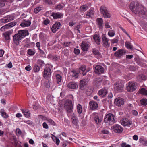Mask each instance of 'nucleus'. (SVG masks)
<instances>
[{
	"instance_id": "1",
	"label": "nucleus",
	"mask_w": 147,
	"mask_h": 147,
	"mask_svg": "<svg viewBox=\"0 0 147 147\" xmlns=\"http://www.w3.org/2000/svg\"><path fill=\"white\" fill-rule=\"evenodd\" d=\"M28 34L27 31H19L17 34H15L13 36V41L14 44L16 45H19L21 40L25 37L26 35H28Z\"/></svg>"
},
{
	"instance_id": "2",
	"label": "nucleus",
	"mask_w": 147,
	"mask_h": 147,
	"mask_svg": "<svg viewBox=\"0 0 147 147\" xmlns=\"http://www.w3.org/2000/svg\"><path fill=\"white\" fill-rule=\"evenodd\" d=\"M141 7H142V5L136 1H133L131 2L129 5V8L131 11L135 14L140 9Z\"/></svg>"
},
{
	"instance_id": "3",
	"label": "nucleus",
	"mask_w": 147,
	"mask_h": 147,
	"mask_svg": "<svg viewBox=\"0 0 147 147\" xmlns=\"http://www.w3.org/2000/svg\"><path fill=\"white\" fill-rule=\"evenodd\" d=\"M53 66L49 64L46 65L45 68L44 69L43 74V77L45 78H47L48 77L51 76V69H52Z\"/></svg>"
},
{
	"instance_id": "4",
	"label": "nucleus",
	"mask_w": 147,
	"mask_h": 147,
	"mask_svg": "<svg viewBox=\"0 0 147 147\" xmlns=\"http://www.w3.org/2000/svg\"><path fill=\"white\" fill-rule=\"evenodd\" d=\"M100 12L105 18H110L111 17V15L107 10V8L104 6H102L100 7Z\"/></svg>"
},
{
	"instance_id": "5",
	"label": "nucleus",
	"mask_w": 147,
	"mask_h": 147,
	"mask_svg": "<svg viewBox=\"0 0 147 147\" xmlns=\"http://www.w3.org/2000/svg\"><path fill=\"white\" fill-rule=\"evenodd\" d=\"M124 85L121 83V81H119L114 84V90L117 92H120L123 90Z\"/></svg>"
},
{
	"instance_id": "6",
	"label": "nucleus",
	"mask_w": 147,
	"mask_h": 147,
	"mask_svg": "<svg viewBox=\"0 0 147 147\" xmlns=\"http://www.w3.org/2000/svg\"><path fill=\"white\" fill-rule=\"evenodd\" d=\"M106 122L112 124L114 123V115L111 113L107 114L104 119Z\"/></svg>"
},
{
	"instance_id": "7",
	"label": "nucleus",
	"mask_w": 147,
	"mask_h": 147,
	"mask_svg": "<svg viewBox=\"0 0 147 147\" xmlns=\"http://www.w3.org/2000/svg\"><path fill=\"white\" fill-rule=\"evenodd\" d=\"M140 9L136 14L138 15L141 17L145 18L147 16V12L146 8L142 5V7H141Z\"/></svg>"
},
{
	"instance_id": "8",
	"label": "nucleus",
	"mask_w": 147,
	"mask_h": 147,
	"mask_svg": "<svg viewBox=\"0 0 147 147\" xmlns=\"http://www.w3.org/2000/svg\"><path fill=\"white\" fill-rule=\"evenodd\" d=\"M51 12L50 11H47L45 13V15L47 17L49 16V14H51V16L53 17L54 19H58L62 18L63 16V15L59 12L53 13H51Z\"/></svg>"
},
{
	"instance_id": "9",
	"label": "nucleus",
	"mask_w": 147,
	"mask_h": 147,
	"mask_svg": "<svg viewBox=\"0 0 147 147\" xmlns=\"http://www.w3.org/2000/svg\"><path fill=\"white\" fill-rule=\"evenodd\" d=\"M135 84L133 82H129L126 85L127 90L128 92H132L136 89Z\"/></svg>"
},
{
	"instance_id": "10",
	"label": "nucleus",
	"mask_w": 147,
	"mask_h": 147,
	"mask_svg": "<svg viewBox=\"0 0 147 147\" xmlns=\"http://www.w3.org/2000/svg\"><path fill=\"white\" fill-rule=\"evenodd\" d=\"M102 40L103 45L105 47H108L110 46L109 40L107 38L106 34H103L102 36Z\"/></svg>"
},
{
	"instance_id": "11",
	"label": "nucleus",
	"mask_w": 147,
	"mask_h": 147,
	"mask_svg": "<svg viewBox=\"0 0 147 147\" xmlns=\"http://www.w3.org/2000/svg\"><path fill=\"white\" fill-rule=\"evenodd\" d=\"M64 107L66 108L68 112L70 113L72 111L73 106L72 102L71 101H67L64 104Z\"/></svg>"
},
{
	"instance_id": "12",
	"label": "nucleus",
	"mask_w": 147,
	"mask_h": 147,
	"mask_svg": "<svg viewBox=\"0 0 147 147\" xmlns=\"http://www.w3.org/2000/svg\"><path fill=\"white\" fill-rule=\"evenodd\" d=\"M126 53V51L125 50L119 49L115 52L114 55L116 57L120 58L123 55H125Z\"/></svg>"
},
{
	"instance_id": "13",
	"label": "nucleus",
	"mask_w": 147,
	"mask_h": 147,
	"mask_svg": "<svg viewBox=\"0 0 147 147\" xmlns=\"http://www.w3.org/2000/svg\"><path fill=\"white\" fill-rule=\"evenodd\" d=\"M122 125L128 127H130L132 124V122L127 119H124L121 121Z\"/></svg>"
},
{
	"instance_id": "14",
	"label": "nucleus",
	"mask_w": 147,
	"mask_h": 147,
	"mask_svg": "<svg viewBox=\"0 0 147 147\" xmlns=\"http://www.w3.org/2000/svg\"><path fill=\"white\" fill-rule=\"evenodd\" d=\"M89 107L91 110H95L98 108V104L94 101H91L89 103Z\"/></svg>"
},
{
	"instance_id": "15",
	"label": "nucleus",
	"mask_w": 147,
	"mask_h": 147,
	"mask_svg": "<svg viewBox=\"0 0 147 147\" xmlns=\"http://www.w3.org/2000/svg\"><path fill=\"white\" fill-rule=\"evenodd\" d=\"M113 130L116 133H121L123 131V129L118 124H115L112 128Z\"/></svg>"
},
{
	"instance_id": "16",
	"label": "nucleus",
	"mask_w": 147,
	"mask_h": 147,
	"mask_svg": "<svg viewBox=\"0 0 147 147\" xmlns=\"http://www.w3.org/2000/svg\"><path fill=\"white\" fill-rule=\"evenodd\" d=\"M95 72L97 74H102L104 72V68L101 66L97 65L95 67Z\"/></svg>"
},
{
	"instance_id": "17",
	"label": "nucleus",
	"mask_w": 147,
	"mask_h": 147,
	"mask_svg": "<svg viewBox=\"0 0 147 147\" xmlns=\"http://www.w3.org/2000/svg\"><path fill=\"white\" fill-rule=\"evenodd\" d=\"M115 104L118 106H121L124 104V99L120 97L116 98L115 101Z\"/></svg>"
},
{
	"instance_id": "18",
	"label": "nucleus",
	"mask_w": 147,
	"mask_h": 147,
	"mask_svg": "<svg viewBox=\"0 0 147 147\" xmlns=\"http://www.w3.org/2000/svg\"><path fill=\"white\" fill-rule=\"evenodd\" d=\"M31 24V22L29 20L24 19L23 20L20 25L22 27H24L29 26Z\"/></svg>"
},
{
	"instance_id": "19",
	"label": "nucleus",
	"mask_w": 147,
	"mask_h": 147,
	"mask_svg": "<svg viewBox=\"0 0 147 147\" xmlns=\"http://www.w3.org/2000/svg\"><path fill=\"white\" fill-rule=\"evenodd\" d=\"M61 25L60 23L58 22H56L55 24H54L51 28V30L53 32L55 33L56 31L59 28Z\"/></svg>"
},
{
	"instance_id": "20",
	"label": "nucleus",
	"mask_w": 147,
	"mask_h": 147,
	"mask_svg": "<svg viewBox=\"0 0 147 147\" xmlns=\"http://www.w3.org/2000/svg\"><path fill=\"white\" fill-rule=\"evenodd\" d=\"M71 118L72 123L75 125H77L78 124V120L76 115L75 114L73 113Z\"/></svg>"
},
{
	"instance_id": "21",
	"label": "nucleus",
	"mask_w": 147,
	"mask_h": 147,
	"mask_svg": "<svg viewBox=\"0 0 147 147\" xmlns=\"http://www.w3.org/2000/svg\"><path fill=\"white\" fill-rule=\"evenodd\" d=\"M94 41L97 45H99L100 44L101 40L100 36L97 34H95L93 37Z\"/></svg>"
},
{
	"instance_id": "22",
	"label": "nucleus",
	"mask_w": 147,
	"mask_h": 147,
	"mask_svg": "<svg viewBox=\"0 0 147 147\" xmlns=\"http://www.w3.org/2000/svg\"><path fill=\"white\" fill-rule=\"evenodd\" d=\"M94 9L91 8L87 13L86 15V18H92L94 16Z\"/></svg>"
},
{
	"instance_id": "23",
	"label": "nucleus",
	"mask_w": 147,
	"mask_h": 147,
	"mask_svg": "<svg viewBox=\"0 0 147 147\" xmlns=\"http://www.w3.org/2000/svg\"><path fill=\"white\" fill-rule=\"evenodd\" d=\"M96 23L99 28L101 29L103 28V20L101 18H98L96 20Z\"/></svg>"
},
{
	"instance_id": "24",
	"label": "nucleus",
	"mask_w": 147,
	"mask_h": 147,
	"mask_svg": "<svg viewBox=\"0 0 147 147\" xmlns=\"http://www.w3.org/2000/svg\"><path fill=\"white\" fill-rule=\"evenodd\" d=\"M81 47L82 50L86 51L89 47V44L86 42H83L81 44Z\"/></svg>"
},
{
	"instance_id": "25",
	"label": "nucleus",
	"mask_w": 147,
	"mask_h": 147,
	"mask_svg": "<svg viewBox=\"0 0 147 147\" xmlns=\"http://www.w3.org/2000/svg\"><path fill=\"white\" fill-rule=\"evenodd\" d=\"M107 92V91L106 89L103 88L98 92V94L100 97L103 98L106 96Z\"/></svg>"
},
{
	"instance_id": "26",
	"label": "nucleus",
	"mask_w": 147,
	"mask_h": 147,
	"mask_svg": "<svg viewBox=\"0 0 147 147\" xmlns=\"http://www.w3.org/2000/svg\"><path fill=\"white\" fill-rule=\"evenodd\" d=\"M67 86L70 89H75L78 88V85L75 82H71L68 84Z\"/></svg>"
},
{
	"instance_id": "27",
	"label": "nucleus",
	"mask_w": 147,
	"mask_h": 147,
	"mask_svg": "<svg viewBox=\"0 0 147 147\" xmlns=\"http://www.w3.org/2000/svg\"><path fill=\"white\" fill-rule=\"evenodd\" d=\"M11 34L10 31H8L3 34V35L6 40H8L10 39V36Z\"/></svg>"
},
{
	"instance_id": "28",
	"label": "nucleus",
	"mask_w": 147,
	"mask_h": 147,
	"mask_svg": "<svg viewBox=\"0 0 147 147\" xmlns=\"http://www.w3.org/2000/svg\"><path fill=\"white\" fill-rule=\"evenodd\" d=\"M21 110L22 112L26 117H30V113L28 110L23 109H22Z\"/></svg>"
},
{
	"instance_id": "29",
	"label": "nucleus",
	"mask_w": 147,
	"mask_h": 147,
	"mask_svg": "<svg viewBox=\"0 0 147 147\" xmlns=\"http://www.w3.org/2000/svg\"><path fill=\"white\" fill-rule=\"evenodd\" d=\"M0 113L2 117L5 118H7L8 117V115L4 111L3 109H1L0 110Z\"/></svg>"
},
{
	"instance_id": "30",
	"label": "nucleus",
	"mask_w": 147,
	"mask_h": 147,
	"mask_svg": "<svg viewBox=\"0 0 147 147\" xmlns=\"http://www.w3.org/2000/svg\"><path fill=\"white\" fill-rule=\"evenodd\" d=\"M125 46L128 49H133V47L131 43L129 41H126L125 43Z\"/></svg>"
},
{
	"instance_id": "31",
	"label": "nucleus",
	"mask_w": 147,
	"mask_h": 147,
	"mask_svg": "<svg viewBox=\"0 0 147 147\" xmlns=\"http://www.w3.org/2000/svg\"><path fill=\"white\" fill-rule=\"evenodd\" d=\"M139 92L141 94L147 96V90L145 88H142L140 89Z\"/></svg>"
},
{
	"instance_id": "32",
	"label": "nucleus",
	"mask_w": 147,
	"mask_h": 147,
	"mask_svg": "<svg viewBox=\"0 0 147 147\" xmlns=\"http://www.w3.org/2000/svg\"><path fill=\"white\" fill-rule=\"evenodd\" d=\"M88 9V7L86 5L81 6L80 8V11L82 12H84Z\"/></svg>"
},
{
	"instance_id": "33",
	"label": "nucleus",
	"mask_w": 147,
	"mask_h": 147,
	"mask_svg": "<svg viewBox=\"0 0 147 147\" xmlns=\"http://www.w3.org/2000/svg\"><path fill=\"white\" fill-rule=\"evenodd\" d=\"M138 80L139 81L145 80L146 79V77L143 74L138 75L137 77Z\"/></svg>"
},
{
	"instance_id": "34",
	"label": "nucleus",
	"mask_w": 147,
	"mask_h": 147,
	"mask_svg": "<svg viewBox=\"0 0 147 147\" xmlns=\"http://www.w3.org/2000/svg\"><path fill=\"white\" fill-rule=\"evenodd\" d=\"M56 78L57 82L58 84H59L62 80V76L59 74L55 75Z\"/></svg>"
},
{
	"instance_id": "35",
	"label": "nucleus",
	"mask_w": 147,
	"mask_h": 147,
	"mask_svg": "<svg viewBox=\"0 0 147 147\" xmlns=\"http://www.w3.org/2000/svg\"><path fill=\"white\" fill-rule=\"evenodd\" d=\"M28 54L30 56L34 55L35 53V51L34 49H28L27 51Z\"/></svg>"
},
{
	"instance_id": "36",
	"label": "nucleus",
	"mask_w": 147,
	"mask_h": 147,
	"mask_svg": "<svg viewBox=\"0 0 147 147\" xmlns=\"http://www.w3.org/2000/svg\"><path fill=\"white\" fill-rule=\"evenodd\" d=\"M46 121L49 123L50 124L53 126H55L56 125V123L55 122L51 119L46 118L45 119Z\"/></svg>"
},
{
	"instance_id": "37",
	"label": "nucleus",
	"mask_w": 147,
	"mask_h": 147,
	"mask_svg": "<svg viewBox=\"0 0 147 147\" xmlns=\"http://www.w3.org/2000/svg\"><path fill=\"white\" fill-rule=\"evenodd\" d=\"M77 112L78 114H80L82 111V107L80 104H78L77 106Z\"/></svg>"
},
{
	"instance_id": "38",
	"label": "nucleus",
	"mask_w": 147,
	"mask_h": 147,
	"mask_svg": "<svg viewBox=\"0 0 147 147\" xmlns=\"http://www.w3.org/2000/svg\"><path fill=\"white\" fill-rule=\"evenodd\" d=\"M8 20L6 16L2 19H0V23H5L8 22Z\"/></svg>"
},
{
	"instance_id": "39",
	"label": "nucleus",
	"mask_w": 147,
	"mask_h": 147,
	"mask_svg": "<svg viewBox=\"0 0 147 147\" xmlns=\"http://www.w3.org/2000/svg\"><path fill=\"white\" fill-rule=\"evenodd\" d=\"M86 66L84 65H83L80 68V70L82 71V73L83 76H85L86 74V73L85 72L86 70Z\"/></svg>"
},
{
	"instance_id": "40",
	"label": "nucleus",
	"mask_w": 147,
	"mask_h": 147,
	"mask_svg": "<svg viewBox=\"0 0 147 147\" xmlns=\"http://www.w3.org/2000/svg\"><path fill=\"white\" fill-rule=\"evenodd\" d=\"M115 34V31L114 30H111L109 31L108 33V35L111 37H113L114 36Z\"/></svg>"
},
{
	"instance_id": "41",
	"label": "nucleus",
	"mask_w": 147,
	"mask_h": 147,
	"mask_svg": "<svg viewBox=\"0 0 147 147\" xmlns=\"http://www.w3.org/2000/svg\"><path fill=\"white\" fill-rule=\"evenodd\" d=\"M94 119L95 122L97 124L99 123L102 121L101 119H100L99 117L97 115L95 116Z\"/></svg>"
},
{
	"instance_id": "42",
	"label": "nucleus",
	"mask_w": 147,
	"mask_h": 147,
	"mask_svg": "<svg viewBox=\"0 0 147 147\" xmlns=\"http://www.w3.org/2000/svg\"><path fill=\"white\" fill-rule=\"evenodd\" d=\"M139 142L140 143H142L143 145H147V141L145 140L144 138H140L139 139Z\"/></svg>"
},
{
	"instance_id": "43",
	"label": "nucleus",
	"mask_w": 147,
	"mask_h": 147,
	"mask_svg": "<svg viewBox=\"0 0 147 147\" xmlns=\"http://www.w3.org/2000/svg\"><path fill=\"white\" fill-rule=\"evenodd\" d=\"M87 80L86 79L82 80L80 82V86L83 87L86 84Z\"/></svg>"
},
{
	"instance_id": "44",
	"label": "nucleus",
	"mask_w": 147,
	"mask_h": 147,
	"mask_svg": "<svg viewBox=\"0 0 147 147\" xmlns=\"http://www.w3.org/2000/svg\"><path fill=\"white\" fill-rule=\"evenodd\" d=\"M127 68L131 71H135L136 69V68L135 67L131 65H128L127 66Z\"/></svg>"
},
{
	"instance_id": "45",
	"label": "nucleus",
	"mask_w": 147,
	"mask_h": 147,
	"mask_svg": "<svg viewBox=\"0 0 147 147\" xmlns=\"http://www.w3.org/2000/svg\"><path fill=\"white\" fill-rule=\"evenodd\" d=\"M16 24L17 22H16L13 21L12 22L7 24L8 27H9V28H10L16 25Z\"/></svg>"
},
{
	"instance_id": "46",
	"label": "nucleus",
	"mask_w": 147,
	"mask_h": 147,
	"mask_svg": "<svg viewBox=\"0 0 147 147\" xmlns=\"http://www.w3.org/2000/svg\"><path fill=\"white\" fill-rule=\"evenodd\" d=\"M33 70L35 72H38L40 70L39 66L36 65H35L33 67Z\"/></svg>"
},
{
	"instance_id": "47",
	"label": "nucleus",
	"mask_w": 147,
	"mask_h": 147,
	"mask_svg": "<svg viewBox=\"0 0 147 147\" xmlns=\"http://www.w3.org/2000/svg\"><path fill=\"white\" fill-rule=\"evenodd\" d=\"M6 16L9 22L12 20L14 19V17L13 15H9Z\"/></svg>"
},
{
	"instance_id": "48",
	"label": "nucleus",
	"mask_w": 147,
	"mask_h": 147,
	"mask_svg": "<svg viewBox=\"0 0 147 147\" xmlns=\"http://www.w3.org/2000/svg\"><path fill=\"white\" fill-rule=\"evenodd\" d=\"M64 7V5L63 4H59L55 7V8L57 10H60L62 9Z\"/></svg>"
},
{
	"instance_id": "49",
	"label": "nucleus",
	"mask_w": 147,
	"mask_h": 147,
	"mask_svg": "<svg viewBox=\"0 0 147 147\" xmlns=\"http://www.w3.org/2000/svg\"><path fill=\"white\" fill-rule=\"evenodd\" d=\"M9 27H8L7 24L1 27L0 28V30L1 31L3 32L5 30V29H9Z\"/></svg>"
},
{
	"instance_id": "50",
	"label": "nucleus",
	"mask_w": 147,
	"mask_h": 147,
	"mask_svg": "<svg viewBox=\"0 0 147 147\" xmlns=\"http://www.w3.org/2000/svg\"><path fill=\"white\" fill-rule=\"evenodd\" d=\"M42 9V8L40 7H38L35 8L34 12L35 13H37Z\"/></svg>"
},
{
	"instance_id": "51",
	"label": "nucleus",
	"mask_w": 147,
	"mask_h": 147,
	"mask_svg": "<svg viewBox=\"0 0 147 147\" xmlns=\"http://www.w3.org/2000/svg\"><path fill=\"white\" fill-rule=\"evenodd\" d=\"M141 104L143 105H147V100L146 99H142L140 100Z\"/></svg>"
},
{
	"instance_id": "52",
	"label": "nucleus",
	"mask_w": 147,
	"mask_h": 147,
	"mask_svg": "<svg viewBox=\"0 0 147 147\" xmlns=\"http://www.w3.org/2000/svg\"><path fill=\"white\" fill-rule=\"evenodd\" d=\"M44 85L47 88H48L50 87L49 83L48 80H46L45 81Z\"/></svg>"
},
{
	"instance_id": "53",
	"label": "nucleus",
	"mask_w": 147,
	"mask_h": 147,
	"mask_svg": "<svg viewBox=\"0 0 147 147\" xmlns=\"http://www.w3.org/2000/svg\"><path fill=\"white\" fill-rule=\"evenodd\" d=\"M70 42H65L63 45V47H69L70 45Z\"/></svg>"
},
{
	"instance_id": "54",
	"label": "nucleus",
	"mask_w": 147,
	"mask_h": 147,
	"mask_svg": "<svg viewBox=\"0 0 147 147\" xmlns=\"http://www.w3.org/2000/svg\"><path fill=\"white\" fill-rule=\"evenodd\" d=\"M92 51L93 54L94 55H99L100 54L98 51L95 49H93Z\"/></svg>"
},
{
	"instance_id": "55",
	"label": "nucleus",
	"mask_w": 147,
	"mask_h": 147,
	"mask_svg": "<svg viewBox=\"0 0 147 147\" xmlns=\"http://www.w3.org/2000/svg\"><path fill=\"white\" fill-rule=\"evenodd\" d=\"M111 43L113 44H114L115 43H117L118 41V40L117 39L114 38V39L111 40Z\"/></svg>"
},
{
	"instance_id": "56",
	"label": "nucleus",
	"mask_w": 147,
	"mask_h": 147,
	"mask_svg": "<svg viewBox=\"0 0 147 147\" xmlns=\"http://www.w3.org/2000/svg\"><path fill=\"white\" fill-rule=\"evenodd\" d=\"M50 22V20L48 19H46L43 21V24L45 25L48 24Z\"/></svg>"
},
{
	"instance_id": "57",
	"label": "nucleus",
	"mask_w": 147,
	"mask_h": 147,
	"mask_svg": "<svg viewBox=\"0 0 147 147\" xmlns=\"http://www.w3.org/2000/svg\"><path fill=\"white\" fill-rule=\"evenodd\" d=\"M105 27L106 28H109L111 27L110 26L109 24V23L107 22L105 23Z\"/></svg>"
},
{
	"instance_id": "58",
	"label": "nucleus",
	"mask_w": 147,
	"mask_h": 147,
	"mask_svg": "<svg viewBox=\"0 0 147 147\" xmlns=\"http://www.w3.org/2000/svg\"><path fill=\"white\" fill-rule=\"evenodd\" d=\"M43 127L44 128L48 129L49 128L48 125L46 122H44L42 124Z\"/></svg>"
},
{
	"instance_id": "59",
	"label": "nucleus",
	"mask_w": 147,
	"mask_h": 147,
	"mask_svg": "<svg viewBox=\"0 0 147 147\" xmlns=\"http://www.w3.org/2000/svg\"><path fill=\"white\" fill-rule=\"evenodd\" d=\"M120 29L123 31L125 33L129 38H130V37L129 34H128V33L123 28L121 27H120Z\"/></svg>"
},
{
	"instance_id": "60",
	"label": "nucleus",
	"mask_w": 147,
	"mask_h": 147,
	"mask_svg": "<svg viewBox=\"0 0 147 147\" xmlns=\"http://www.w3.org/2000/svg\"><path fill=\"white\" fill-rule=\"evenodd\" d=\"M38 63L41 65H44V63L43 61L41 60H38Z\"/></svg>"
},
{
	"instance_id": "61",
	"label": "nucleus",
	"mask_w": 147,
	"mask_h": 147,
	"mask_svg": "<svg viewBox=\"0 0 147 147\" xmlns=\"http://www.w3.org/2000/svg\"><path fill=\"white\" fill-rule=\"evenodd\" d=\"M25 69L26 70L28 71H29L31 69L32 67L28 65L26 67Z\"/></svg>"
},
{
	"instance_id": "62",
	"label": "nucleus",
	"mask_w": 147,
	"mask_h": 147,
	"mask_svg": "<svg viewBox=\"0 0 147 147\" xmlns=\"http://www.w3.org/2000/svg\"><path fill=\"white\" fill-rule=\"evenodd\" d=\"M74 52L75 54H78L80 53V50L75 48L74 49Z\"/></svg>"
},
{
	"instance_id": "63",
	"label": "nucleus",
	"mask_w": 147,
	"mask_h": 147,
	"mask_svg": "<svg viewBox=\"0 0 147 147\" xmlns=\"http://www.w3.org/2000/svg\"><path fill=\"white\" fill-rule=\"evenodd\" d=\"M133 57L132 55H128L126 56V58L127 59H131Z\"/></svg>"
},
{
	"instance_id": "64",
	"label": "nucleus",
	"mask_w": 147,
	"mask_h": 147,
	"mask_svg": "<svg viewBox=\"0 0 147 147\" xmlns=\"http://www.w3.org/2000/svg\"><path fill=\"white\" fill-rule=\"evenodd\" d=\"M16 134H18L19 135H20L22 133L21 131L19 128L16 129Z\"/></svg>"
}]
</instances>
